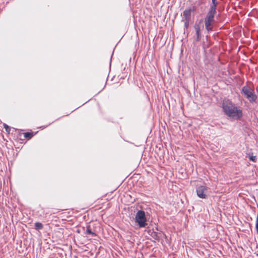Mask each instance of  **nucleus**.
Listing matches in <instances>:
<instances>
[{"label": "nucleus", "instance_id": "1", "mask_svg": "<svg viewBox=\"0 0 258 258\" xmlns=\"http://www.w3.org/2000/svg\"><path fill=\"white\" fill-rule=\"evenodd\" d=\"M222 108L225 114L231 119L237 120L242 116L241 108L235 106L229 100H224Z\"/></svg>", "mask_w": 258, "mask_h": 258}, {"label": "nucleus", "instance_id": "2", "mask_svg": "<svg viewBox=\"0 0 258 258\" xmlns=\"http://www.w3.org/2000/svg\"><path fill=\"white\" fill-rule=\"evenodd\" d=\"M135 220L140 227H145L147 223L145 212L142 210L139 211L136 214Z\"/></svg>", "mask_w": 258, "mask_h": 258}, {"label": "nucleus", "instance_id": "3", "mask_svg": "<svg viewBox=\"0 0 258 258\" xmlns=\"http://www.w3.org/2000/svg\"><path fill=\"white\" fill-rule=\"evenodd\" d=\"M242 94L249 101H254L256 99V96L253 90L248 86H244L242 90Z\"/></svg>", "mask_w": 258, "mask_h": 258}, {"label": "nucleus", "instance_id": "4", "mask_svg": "<svg viewBox=\"0 0 258 258\" xmlns=\"http://www.w3.org/2000/svg\"><path fill=\"white\" fill-rule=\"evenodd\" d=\"M215 15V13L209 12L207 17L205 18V27L208 31L212 30V24L214 22V17Z\"/></svg>", "mask_w": 258, "mask_h": 258}, {"label": "nucleus", "instance_id": "5", "mask_svg": "<svg viewBox=\"0 0 258 258\" xmlns=\"http://www.w3.org/2000/svg\"><path fill=\"white\" fill-rule=\"evenodd\" d=\"M197 196L201 199H206L208 197V188L204 185L199 186L197 188Z\"/></svg>", "mask_w": 258, "mask_h": 258}, {"label": "nucleus", "instance_id": "6", "mask_svg": "<svg viewBox=\"0 0 258 258\" xmlns=\"http://www.w3.org/2000/svg\"><path fill=\"white\" fill-rule=\"evenodd\" d=\"M190 18V10H186L183 13V19L184 20H189Z\"/></svg>", "mask_w": 258, "mask_h": 258}, {"label": "nucleus", "instance_id": "7", "mask_svg": "<svg viewBox=\"0 0 258 258\" xmlns=\"http://www.w3.org/2000/svg\"><path fill=\"white\" fill-rule=\"evenodd\" d=\"M217 4L218 3L217 0H212V5L211 7L210 11L209 12L216 13V9Z\"/></svg>", "mask_w": 258, "mask_h": 258}, {"label": "nucleus", "instance_id": "8", "mask_svg": "<svg viewBox=\"0 0 258 258\" xmlns=\"http://www.w3.org/2000/svg\"><path fill=\"white\" fill-rule=\"evenodd\" d=\"M35 226L36 229H39L43 227L42 224L41 223L37 222L35 224Z\"/></svg>", "mask_w": 258, "mask_h": 258}, {"label": "nucleus", "instance_id": "9", "mask_svg": "<svg viewBox=\"0 0 258 258\" xmlns=\"http://www.w3.org/2000/svg\"><path fill=\"white\" fill-rule=\"evenodd\" d=\"M248 158L250 161H252L254 162H255L256 161V156H253L252 155H249Z\"/></svg>", "mask_w": 258, "mask_h": 258}, {"label": "nucleus", "instance_id": "10", "mask_svg": "<svg viewBox=\"0 0 258 258\" xmlns=\"http://www.w3.org/2000/svg\"><path fill=\"white\" fill-rule=\"evenodd\" d=\"M86 232L88 234H90L92 235L93 236L95 235V234L91 231V229L90 228V227H87V230H86Z\"/></svg>", "mask_w": 258, "mask_h": 258}, {"label": "nucleus", "instance_id": "11", "mask_svg": "<svg viewBox=\"0 0 258 258\" xmlns=\"http://www.w3.org/2000/svg\"><path fill=\"white\" fill-rule=\"evenodd\" d=\"M24 136L26 138L27 137H29V138H31L32 137V135L31 133H26L24 134Z\"/></svg>", "mask_w": 258, "mask_h": 258}, {"label": "nucleus", "instance_id": "12", "mask_svg": "<svg viewBox=\"0 0 258 258\" xmlns=\"http://www.w3.org/2000/svg\"><path fill=\"white\" fill-rule=\"evenodd\" d=\"M184 27L185 28H187L189 25V20H184Z\"/></svg>", "mask_w": 258, "mask_h": 258}, {"label": "nucleus", "instance_id": "13", "mask_svg": "<svg viewBox=\"0 0 258 258\" xmlns=\"http://www.w3.org/2000/svg\"><path fill=\"white\" fill-rule=\"evenodd\" d=\"M196 32H197V36H198V37H199V35H200V28H199V27H196Z\"/></svg>", "mask_w": 258, "mask_h": 258}, {"label": "nucleus", "instance_id": "14", "mask_svg": "<svg viewBox=\"0 0 258 258\" xmlns=\"http://www.w3.org/2000/svg\"><path fill=\"white\" fill-rule=\"evenodd\" d=\"M5 128H6V130L7 132H9V131H10L9 127L7 125H5Z\"/></svg>", "mask_w": 258, "mask_h": 258}]
</instances>
